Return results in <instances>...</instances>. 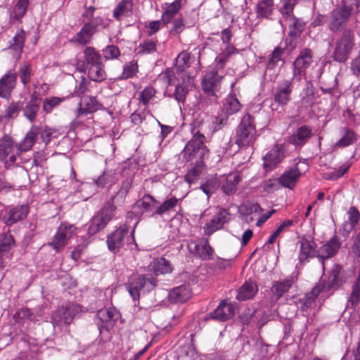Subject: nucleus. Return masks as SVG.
Listing matches in <instances>:
<instances>
[{
  "label": "nucleus",
  "instance_id": "nucleus-59",
  "mask_svg": "<svg viewBox=\"0 0 360 360\" xmlns=\"http://www.w3.org/2000/svg\"><path fill=\"white\" fill-rule=\"evenodd\" d=\"M281 184L279 182V178L277 179H269L263 181L262 188L264 192L267 193H271L278 190Z\"/></svg>",
  "mask_w": 360,
  "mask_h": 360
},
{
  "label": "nucleus",
  "instance_id": "nucleus-29",
  "mask_svg": "<svg viewBox=\"0 0 360 360\" xmlns=\"http://www.w3.org/2000/svg\"><path fill=\"white\" fill-rule=\"evenodd\" d=\"M39 132L40 128L38 126L32 125L23 140L18 143V153L21 155L23 152L31 150Z\"/></svg>",
  "mask_w": 360,
  "mask_h": 360
},
{
  "label": "nucleus",
  "instance_id": "nucleus-45",
  "mask_svg": "<svg viewBox=\"0 0 360 360\" xmlns=\"http://www.w3.org/2000/svg\"><path fill=\"white\" fill-rule=\"evenodd\" d=\"M240 176L239 175H229L225 183L222 185V191L226 195H231L236 192L237 189V185L240 181Z\"/></svg>",
  "mask_w": 360,
  "mask_h": 360
},
{
  "label": "nucleus",
  "instance_id": "nucleus-56",
  "mask_svg": "<svg viewBox=\"0 0 360 360\" xmlns=\"http://www.w3.org/2000/svg\"><path fill=\"white\" fill-rule=\"evenodd\" d=\"M138 72V64L136 60H131L127 63L123 67L122 77L123 79L133 77Z\"/></svg>",
  "mask_w": 360,
  "mask_h": 360
},
{
  "label": "nucleus",
  "instance_id": "nucleus-53",
  "mask_svg": "<svg viewBox=\"0 0 360 360\" xmlns=\"http://www.w3.org/2000/svg\"><path fill=\"white\" fill-rule=\"evenodd\" d=\"M201 164L202 163L197 162L196 165L185 175L184 179L189 184L195 183L198 179L202 171Z\"/></svg>",
  "mask_w": 360,
  "mask_h": 360
},
{
  "label": "nucleus",
  "instance_id": "nucleus-64",
  "mask_svg": "<svg viewBox=\"0 0 360 360\" xmlns=\"http://www.w3.org/2000/svg\"><path fill=\"white\" fill-rule=\"evenodd\" d=\"M218 186L219 184L217 180H210L202 184L200 189L209 197L215 191Z\"/></svg>",
  "mask_w": 360,
  "mask_h": 360
},
{
  "label": "nucleus",
  "instance_id": "nucleus-9",
  "mask_svg": "<svg viewBox=\"0 0 360 360\" xmlns=\"http://www.w3.org/2000/svg\"><path fill=\"white\" fill-rule=\"evenodd\" d=\"M114 217L115 215L111 212L110 208L103 206L91 219L88 233L94 236L104 229Z\"/></svg>",
  "mask_w": 360,
  "mask_h": 360
},
{
  "label": "nucleus",
  "instance_id": "nucleus-51",
  "mask_svg": "<svg viewBox=\"0 0 360 360\" xmlns=\"http://www.w3.org/2000/svg\"><path fill=\"white\" fill-rule=\"evenodd\" d=\"M65 101V97L52 96L46 98L44 99L43 102V110L46 112V113L47 114L51 113L54 108L58 106L61 103H63Z\"/></svg>",
  "mask_w": 360,
  "mask_h": 360
},
{
  "label": "nucleus",
  "instance_id": "nucleus-5",
  "mask_svg": "<svg viewBox=\"0 0 360 360\" xmlns=\"http://www.w3.org/2000/svg\"><path fill=\"white\" fill-rule=\"evenodd\" d=\"M82 311L78 304L69 303L57 308L51 316V322L54 326L62 328L70 326L75 317Z\"/></svg>",
  "mask_w": 360,
  "mask_h": 360
},
{
  "label": "nucleus",
  "instance_id": "nucleus-62",
  "mask_svg": "<svg viewBox=\"0 0 360 360\" xmlns=\"http://www.w3.org/2000/svg\"><path fill=\"white\" fill-rule=\"evenodd\" d=\"M185 26L183 18H175L172 22V27L169 30V34L173 36L179 35L184 31Z\"/></svg>",
  "mask_w": 360,
  "mask_h": 360
},
{
  "label": "nucleus",
  "instance_id": "nucleus-18",
  "mask_svg": "<svg viewBox=\"0 0 360 360\" xmlns=\"http://www.w3.org/2000/svg\"><path fill=\"white\" fill-rule=\"evenodd\" d=\"M41 98L39 93L34 91L25 106L22 105L23 116L30 122H35L40 110Z\"/></svg>",
  "mask_w": 360,
  "mask_h": 360
},
{
  "label": "nucleus",
  "instance_id": "nucleus-63",
  "mask_svg": "<svg viewBox=\"0 0 360 360\" xmlns=\"http://www.w3.org/2000/svg\"><path fill=\"white\" fill-rule=\"evenodd\" d=\"M32 315V313L30 309L21 308L14 314L13 319L16 323H20L23 320L29 319Z\"/></svg>",
  "mask_w": 360,
  "mask_h": 360
},
{
  "label": "nucleus",
  "instance_id": "nucleus-46",
  "mask_svg": "<svg viewBox=\"0 0 360 360\" xmlns=\"http://www.w3.org/2000/svg\"><path fill=\"white\" fill-rule=\"evenodd\" d=\"M158 203V201L151 195L145 194L141 199L136 201V205L148 212L153 210L154 207Z\"/></svg>",
  "mask_w": 360,
  "mask_h": 360
},
{
  "label": "nucleus",
  "instance_id": "nucleus-1",
  "mask_svg": "<svg viewBox=\"0 0 360 360\" xmlns=\"http://www.w3.org/2000/svg\"><path fill=\"white\" fill-rule=\"evenodd\" d=\"M193 136L186 143L181 153L182 160L185 162L196 160V162L202 163L209 150L205 144V136L193 127L191 129Z\"/></svg>",
  "mask_w": 360,
  "mask_h": 360
},
{
  "label": "nucleus",
  "instance_id": "nucleus-61",
  "mask_svg": "<svg viewBox=\"0 0 360 360\" xmlns=\"http://www.w3.org/2000/svg\"><path fill=\"white\" fill-rule=\"evenodd\" d=\"M21 108L22 103L20 101L12 102L5 111V117L6 118L17 117Z\"/></svg>",
  "mask_w": 360,
  "mask_h": 360
},
{
  "label": "nucleus",
  "instance_id": "nucleus-21",
  "mask_svg": "<svg viewBox=\"0 0 360 360\" xmlns=\"http://www.w3.org/2000/svg\"><path fill=\"white\" fill-rule=\"evenodd\" d=\"M317 245L313 238L302 237L300 240V253L298 259L300 263L309 262V259L317 257Z\"/></svg>",
  "mask_w": 360,
  "mask_h": 360
},
{
  "label": "nucleus",
  "instance_id": "nucleus-57",
  "mask_svg": "<svg viewBox=\"0 0 360 360\" xmlns=\"http://www.w3.org/2000/svg\"><path fill=\"white\" fill-rule=\"evenodd\" d=\"M228 116L226 115H221L214 116L212 118V129L213 132H216L226 126L228 123Z\"/></svg>",
  "mask_w": 360,
  "mask_h": 360
},
{
  "label": "nucleus",
  "instance_id": "nucleus-7",
  "mask_svg": "<svg viewBox=\"0 0 360 360\" xmlns=\"http://www.w3.org/2000/svg\"><path fill=\"white\" fill-rule=\"evenodd\" d=\"M352 8L343 4L341 6L334 8L330 13L328 23V29L337 32L345 29L352 15Z\"/></svg>",
  "mask_w": 360,
  "mask_h": 360
},
{
  "label": "nucleus",
  "instance_id": "nucleus-37",
  "mask_svg": "<svg viewBox=\"0 0 360 360\" xmlns=\"http://www.w3.org/2000/svg\"><path fill=\"white\" fill-rule=\"evenodd\" d=\"M191 296V291L188 285H181L173 288L169 292V298L172 302H184Z\"/></svg>",
  "mask_w": 360,
  "mask_h": 360
},
{
  "label": "nucleus",
  "instance_id": "nucleus-17",
  "mask_svg": "<svg viewBox=\"0 0 360 360\" xmlns=\"http://www.w3.org/2000/svg\"><path fill=\"white\" fill-rule=\"evenodd\" d=\"M118 318L119 313L115 308H105L99 310L96 314L99 330L101 331L103 329L111 330Z\"/></svg>",
  "mask_w": 360,
  "mask_h": 360
},
{
  "label": "nucleus",
  "instance_id": "nucleus-36",
  "mask_svg": "<svg viewBox=\"0 0 360 360\" xmlns=\"http://www.w3.org/2000/svg\"><path fill=\"white\" fill-rule=\"evenodd\" d=\"M30 0H18L10 13L9 22L15 24L21 23L22 19L26 14Z\"/></svg>",
  "mask_w": 360,
  "mask_h": 360
},
{
  "label": "nucleus",
  "instance_id": "nucleus-33",
  "mask_svg": "<svg viewBox=\"0 0 360 360\" xmlns=\"http://www.w3.org/2000/svg\"><path fill=\"white\" fill-rule=\"evenodd\" d=\"M99 103L93 96H84L79 103L77 110V117L86 115L99 109Z\"/></svg>",
  "mask_w": 360,
  "mask_h": 360
},
{
  "label": "nucleus",
  "instance_id": "nucleus-2",
  "mask_svg": "<svg viewBox=\"0 0 360 360\" xmlns=\"http://www.w3.org/2000/svg\"><path fill=\"white\" fill-rule=\"evenodd\" d=\"M256 139L255 120L249 113L245 115L236 129L235 143L240 148L250 146Z\"/></svg>",
  "mask_w": 360,
  "mask_h": 360
},
{
  "label": "nucleus",
  "instance_id": "nucleus-15",
  "mask_svg": "<svg viewBox=\"0 0 360 360\" xmlns=\"http://www.w3.org/2000/svg\"><path fill=\"white\" fill-rule=\"evenodd\" d=\"M231 219V214L228 210L220 208L210 222L204 226L205 235L210 236L215 231L221 229L225 224H227Z\"/></svg>",
  "mask_w": 360,
  "mask_h": 360
},
{
  "label": "nucleus",
  "instance_id": "nucleus-44",
  "mask_svg": "<svg viewBox=\"0 0 360 360\" xmlns=\"http://www.w3.org/2000/svg\"><path fill=\"white\" fill-rule=\"evenodd\" d=\"M179 200L175 196H172L166 200H165L160 206L155 210L154 214L162 216L165 214H169L173 211L175 207L177 205Z\"/></svg>",
  "mask_w": 360,
  "mask_h": 360
},
{
  "label": "nucleus",
  "instance_id": "nucleus-28",
  "mask_svg": "<svg viewBox=\"0 0 360 360\" xmlns=\"http://www.w3.org/2000/svg\"><path fill=\"white\" fill-rule=\"evenodd\" d=\"M297 275H290L282 281H276L272 285V292L277 299H280L288 292L292 286L297 282Z\"/></svg>",
  "mask_w": 360,
  "mask_h": 360
},
{
  "label": "nucleus",
  "instance_id": "nucleus-20",
  "mask_svg": "<svg viewBox=\"0 0 360 360\" xmlns=\"http://www.w3.org/2000/svg\"><path fill=\"white\" fill-rule=\"evenodd\" d=\"M29 213V207L27 205H17L11 207L2 217V221L7 226L25 219Z\"/></svg>",
  "mask_w": 360,
  "mask_h": 360
},
{
  "label": "nucleus",
  "instance_id": "nucleus-54",
  "mask_svg": "<svg viewBox=\"0 0 360 360\" xmlns=\"http://www.w3.org/2000/svg\"><path fill=\"white\" fill-rule=\"evenodd\" d=\"M297 1L298 0H283V5L280 11L285 19L294 15V8Z\"/></svg>",
  "mask_w": 360,
  "mask_h": 360
},
{
  "label": "nucleus",
  "instance_id": "nucleus-11",
  "mask_svg": "<svg viewBox=\"0 0 360 360\" xmlns=\"http://www.w3.org/2000/svg\"><path fill=\"white\" fill-rule=\"evenodd\" d=\"M293 90V77L278 82L274 93V102L281 106L286 105L291 100Z\"/></svg>",
  "mask_w": 360,
  "mask_h": 360
},
{
  "label": "nucleus",
  "instance_id": "nucleus-10",
  "mask_svg": "<svg viewBox=\"0 0 360 360\" xmlns=\"http://www.w3.org/2000/svg\"><path fill=\"white\" fill-rule=\"evenodd\" d=\"M7 158L11 164H14L20 155L18 153V143L13 138L4 134L0 139V161H4Z\"/></svg>",
  "mask_w": 360,
  "mask_h": 360
},
{
  "label": "nucleus",
  "instance_id": "nucleus-35",
  "mask_svg": "<svg viewBox=\"0 0 360 360\" xmlns=\"http://www.w3.org/2000/svg\"><path fill=\"white\" fill-rule=\"evenodd\" d=\"M181 80V83H178L175 88L174 98L179 103H184L186 100V94L188 92V88L192 86L194 82V77L192 76H186L179 77Z\"/></svg>",
  "mask_w": 360,
  "mask_h": 360
},
{
  "label": "nucleus",
  "instance_id": "nucleus-42",
  "mask_svg": "<svg viewBox=\"0 0 360 360\" xmlns=\"http://www.w3.org/2000/svg\"><path fill=\"white\" fill-rule=\"evenodd\" d=\"M87 70L88 76L92 81L101 82L105 79L106 73L103 62H101L98 65L90 66Z\"/></svg>",
  "mask_w": 360,
  "mask_h": 360
},
{
  "label": "nucleus",
  "instance_id": "nucleus-30",
  "mask_svg": "<svg viewBox=\"0 0 360 360\" xmlns=\"http://www.w3.org/2000/svg\"><path fill=\"white\" fill-rule=\"evenodd\" d=\"M193 57L188 51H183L176 58L175 67L177 70L178 77L191 76L188 75L186 70L188 68L192 63Z\"/></svg>",
  "mask_w": 360,
  "mask_h": 360
},
{
  "label": "nucleus",
  "instance_id": "nucleus-23",
  "mask_svg": "<svg viewBox=\"0 0 360 360\" xmlns=\"http://www.w3.org/2000/svg\"><path fill=\"white\" fill-rule=\"evenodd\" d=\"M222 78L217 72L210 70L204 76L202 82V87L205 93L208 96L214 97V100L217 99L214 91L218 89L219 84Z\"/></svg>",
  "mask_w": 360,
  "mask_h": 360
},
{
  "label": "nucleus",
  "instance_id": "nucleus-31",
  "mask_svg": "<svg viewBox=\"0 0 360 360\" xmlns=\"http://www.w3.org/2000/svg\"><path fill=\"white\" fill-rule=\"evenodd\" d=\"M134 3L132 0H121L112 12V17L117 21L131 17L133 14Z\"/></svg>",
  "mask_w": 360,
  "mask_h": 360
},
{
  "label": "nucleus",
  "instance_id": "nucleus-6",
  "mask_svg": "<svg viewBox=\"0 0 360 360\" xmlns=\"http://www.w3.org/2000/svg\"><path fill=\"white\" fill-rule=\"evenodd\" d=\"M77 227L68 222H62L58 227L48 245L51 247L56 252H61L68 245L70 239L76 234Z\"/></svg>",
  "mask_w": 360,
  "mask_h": 360
},
{
  "label": "nucleus",
  "instance_id": "nucleus-19",
  "mask_svg": "<svg viewBox=\"0 0 360 360\" xmlns=\"http://www.w3.org/2000/svg\"><path fill=\"white\" fill-rule=\"evenodd\" d=\"M285 158L283 146L276 144L263 158V166L266 172L274 169Z\"/></svg>",
  "mask_w": 360,
  "mask_h": 360
},
{
  "label": "nucleus",
  "instance_id": "nucleus-39",
  "mask_svg": "<svg viewBox=\"0 0 360 360\" xmlns=\"http://www.w3.org/2000/svg\"><path fill=\"white\" fill-rule=\"evenodd\" d=\"M274 10V0H259L255 8V13L257 18H269Z\"/></svg>",
  "mask_w": 360,
  "mask_h": 360
},
{
  "label": "nucleus",
  "instance_id": "nucleus-34",
  "mask_svg": "<svg viewBox=\"0 0 360 360\" xmlns=\"http://www.w3.org/2000/svg\"><path fill=\"white\" fill-rule=\"evenodd\" d=\"M172 271V266L169 261L164 257H160L155 259L148 266V271L153 272L148 274L156 278L160 274H165L171 273Z\"/></svg>",
  "mask_w": 360,
  "mask_h": 360
},
{
  "label": "nucleus",
  "instance_id": "nucleus-16",
  "mask_svg": "<svg viewBox=\"0 0 360 360\" xmlns=\"http://www.w3.org/2000/svg\"><path fill=\"white\" fill-rule=\"evenodd\" d=\"M82 60L77 63V68L81 72H86L90 66L102 62V56L94 47L86 46L83 51Z\"/></svg>",
  "mask_w": 360,
  "mask_h": 360
},
{
  "label": "nucleus",
  "instance_id": "nucleus-4",
  "mask_svg": "<svg viewBox=\"0 0 360 360\" xmlns=\"http://www.w3.org/2000/svg\"><path fill=\"white\" fill-rule=\"evenodd\" d=\"M158 279L148 274L140 275L133 274L126 283V288L134 300H138L140 297V291L145 285L149 289L156 287Z\"/></svg>",
  "mask_w": 360,
  "mask_h": 360
},
{
  "label": "nucleus",
  "instance_id": "nucleus-41",
  "mask_svg": "<svg viewBox=\"0 0 360 360\" xmlns=\"http://www.w3.org/2000/svg\"><path fill=\"white\" fill-rule=\"evenodd\" d=\"M181 7V1L180 0H175L174 2L166 5L165 10L162 14L161 16V20L165 25H167L172 19L174 18V16L176 15V13L179 11L180 8Z\"/></svg>",
  "mask_w": 360,
  "mask_h": 360
},
{
  "label": "nucleus",
  "instance_id": "nucleus-38",
  "mask_svg": "<svg viewBox=\"0 0 360 360\" xmlns=\"http://www.w3.org/2000/svg\"><path fill=\"white\" fill-rule=\"evenodd\" d=\"M257 290V285L253 281H245L239 288L236 299L239 301L252 299L255 297Z\"/></svg>",
  "mask_w": 360,
  "mask_h": 360
},
{
  "label": "nucleus",
  "instance_id": "nucleus-8",
  "mask_svg": "<svg viewBox=\"0 0 360 360\" xmlns=\"http://www.w3.org/2000/svg\"><path fill=\"white\" fill-rule=\"evenodd\" d=\"M98 27H105L103 18L100 16L96 17L93 22H86L71 41L82 46L87 45L97 32Z\"/></svg>",
  "mask_w": 360,
  "mask_h": 360
},
{
  "label": "nucleus",
  "instance_id": "nucleus-27",
  "mask_svg": "<svg viewBox=\"0 0 360 360\" xmlns=\"http://www.w3.org/2000/svg\"><path fill=\"white\" fill-rule=\"evenodd\" d=\"M235 314L234 307L231 303H228L225 300H222L219 306L209 316L211 319L225 321L231 319Z\"/></svg>",
  "mask_w": 360,
  "mask_h": 360
},
{
  "label": "nucleus",
  "instance_id": "nucleus-55",
  "mask_svg": "<svg viewBox=\"0 0 360 360\" xmlns=\"http://www.w3.org/2000/svg\"><path fill=\"white\" fill-rule=\"evenodd\" d=\"M139 53L141 54H151L156 52L157 45L156 42L152 39L144 40L139 45Z\"/></svg>",
  "mask_w": 360,
  "mask_h": 360
},
{
  "label": "nucleus",
  "instance_id": "nucleus-60",
  "mask_svg": "<svg viewBox=\"0 0 360 360\" xmlns=\"http://www.w3.org/2000/svg\"><path fill=\"white\" fill-rule=\"evenodd\" d=\"M102 52L104 58L107 60L117 59L120 56V49L115 45L107 46Z\"/></svg>",
  "mask_w": 360,
  "mask_h": 360
},
{
  "label": "nucleus",
  "instance_id": "nucleus-32",
  "mask_svg": "<svg viewBox=\"0 0 360 360\" xmlns=\"http://www.w3.org/2000/svg\"><path fill=\"white\" fill-rule=\"evenodd\" d=\"M311 136V127L303 125L297 129L296 131L289 137L288 141L296 146H302Z\"/></svg>",
  "mask_w": 360,
  "mask_h": 360
},
{
  "label": "nucleus",
  "instance_id": "nucleus-12",
  "mask_svg": "<svg viewBox=\"0 0 360 360\" xmlns=\"http://www.w3.org/2000/svg\"><path fill=\"white\" fill-rule=\"evenodd\" d=\"M132 186L131 179H126L122 181L120 189L116 194L112 196L103 205L104 207L110 208L111 212L115 215L116 210L118 207H122L125 203L126 197Z\"/></svg>",
  "mask_w": 360,
  "mask_h": 360
},
{
  "label": "nucleus",
  "instance_id": "nucleus-24",
  "mask_svg": "<svg viewBox=\"0 0 360 360\" xmlns=\"http://www.w3.org/2000/svg\"><path fill=\"white\" fill-rule=\"evenodd\" d=\"M239 51L232 45H228L226 48L216 58L215 66L210 69L213 72H217L222 77L225 75L224 68L229 58L235 53H238Z\"/></svg>",
  "mask_w": 360,
  "mask_h": 360
},
{
  "label": "nucleus",
  "instance_id": "nucleus-14",
  "mask_svg": "<svg viewBox=\"0 0 360 360\" xmlns=\"http://www.w3.org/2000/svg\"><path fill=\"white\" fill-rule=\"evenodd\" d=\"M129 233L127 226H120L107 236L106 243L108 250L116 254L125 244V238Z\"/></svg>",
  "mask_w": 360,
  "mask_h": 360
},
{
  "label": "nucleus",
  "instance_id": "nucleus-22",
  "mask_svg": "<svg viewBox=\"0 0 360 360\" xmlns=\"http://www.w3.org/2000/svg\"><path fill=\"white\" fill-rule=\"evenodd\" d=\"M340 245L341 243L338 238L336 236H334L317 250V257L321 262L323 269L325 266V260L335 255L340 248Z\"/></svg>",
  "mask_w": 360,
  "mask_h": 360
},
{
  "label": "nucleus",
  "instance_id": "nucleus-43",
  "mask_svg": "<svg viewBox=\"0 0 360 360\" xmlns=\"http://www.w3.org/2000/svg\"><path fill=\"white\" fill-rule=\"evenodd\" d=\"M18 73L22 84L24 86L28 84L34 75L32 64L27 61L22 62L19 66Z\"/></svg>",
  "mask_w": 360,
  "mask_h": 360
},
{
  "label": "nucleus",
  "instance_id": "nucleus-52",
  "mask_svg": "<svg viewBox=\"0 0 360 360\" xmlns=\"http://www.w3.org/2000/svg\"><path fill=\"white\" fill-rule=\"evenodd\" d=\"M156 90L152 86L145 87L139 94L138 100L140 103L146 106L150 100L155 96Z\"/></svg>",
  "mask_w": 360,
  "mask_h": 360
},
{
  "label": "nucleus",
  "instance_id": "nucleus-48",
  "mask_svg": "<svg viewBox=\"0 0 360 360\" xmlns=\"http://www.w3.org/2000/svg\"><path fill=\"white\" fill-rule=\"evenodd\" d=\"M284 53L283 49L277 46L274 49L271 54L268 56L266 62V69L273 70L278 65V63L281 60L282 56Z\"/></svg>",
  "mask_w": 360,
  "mask_h": 360
},
{
  "label": "nucleus",
  "instance_id": "nucleus-47",
  "mask_svg": "<svg viewBox=\"0 0 360 360\" xmlns=\"http://www.w3.org/2000/svg\"><path fill=\"white\" fill-rule=\"evenodd\" d=\"M195 250L197 255L203 260L211 259L214 252L207 240L204 245H195Z\"/></svg>",
  "mask_w": 360,
  "mask_h": 360
},
{
  "label": "nucleus",
  "instance_id": "nucleus-40",
  "mask_svg": "<svg viewBox=\"0 0 360 360\" xmlns=\"http://www.w3.org/2000/svg\"><path fill=\"white\" fill-rule=\"evenodd\" d=\"M241 104L237 98L236 94H230L224 99L222 110L226 115H231L240 110Z\"/></svg>",
  "mask_w": 360,
  "mask_h": 360
},
{
  "label": "nucleus",
  "instance_id": "nucleus-26",
  "mask_svg": "<svg viewBox=\"0 0 360 360\" xmlns=\"http://www.w3.org/2000/svg\"><path fill=\"white\" fill-rule=\"evenodd\" d=\"M17 82L15 72L8 71L0 79V98L8 99L13 90L15 89Z\"/></svg>",
  "mask_w": 360,
  "mask_h": 360
},
{
  "label": "nucleus",
  "instance_id": "nucleus-50",
  "mask_svg": "<svg viewBox=\"0 0 360 360\" xmlns=\"http://www.w3.org/2000/svg\"><path fill=\"white\" fill-rule=\"evenodd\" d=\"M356 141V135L354 131L347 128L343 136L335 143L338 147H347L353 144Z\"/></svg>",
  "mask_w": 360,
  "mask_h": 360
},
{
  "label": "nucleus",
  "instance_id": "nucleus-3",
  "mask_svg": "<svg viewBox=\"0 0 360 360\" xmlns=\"http://www.w3.org/2000/svg\"><path fill=\"white\" fill-rule=\"evenodd\" d=\"M354 34L352 30H345L335 42L333 52V60L345 63L352 53L354 47Z\"/></svg>",
  "mask_w": 360,
  "mask_h": 360
},
{
  "label": "nucleus",
  "instance_id": "nucleus-13",
  "mask_svg": "<svg viewBox=\"0 0 360 360\" xmlns=\"http://www.w3.org/2000/svg\"><path fill=\"white\" fill-rule=\"evenodd\" d=\"M312 62V50L309 48L302 49L293 63V77L305 75L306 70L310 67Z\"/></svg>",
  "mask_w": 360,
  "mask_h": 360
},
{
  "label": "nucleus",
  "instance_id": "nucleus-58",
  "mask_svg": "<svg viewBox=\"0 0 360 360\" xmlns=\"http://www.w3.org/2000/svg\"><path fill=\"white\" fill-rule=\"evenodd\" d=\"M349 302L354 307H356L360 303V279L358 278L352 286Z\"/></svg>",
  "mask_w": 360,
  "mask_h": 360
},
{
  "label": "nucleus",
  "instance_id": "nucleus-49",
  "mask_svg": "<svg viewBox=\"0 0 360 360\" xmlns=\"http://www.w3.org/2000/svg\"><path fill=\"white\" fill-rule=\"evenodd\" d=\"M26 39V32L22 29L19 30L13 37V43L11 45V48L21 53L23 51L25 41Z\"/></svg>",
  "mask_w": 360,
  "mask_h": 360
},
{
  "label": "nucleus",
  "instance_id": "nucleus-25",
  "mask_svg": "<svg viewBox=\"0 0 360 360\" xmlns=\"http://www.w3.org/2000/svg\"><path fill=\"white\" fill-rule=\"evenodd\" d=\"M302 173L297 163L293 167L286 169L283 174L281 175L279 177L281 186L292 190L295 187Z\"/></svg>",
  "mask_w": 360,
  "mask_h": 360
}]
</instances>
